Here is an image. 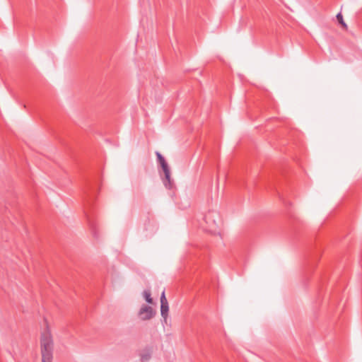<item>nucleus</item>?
Wrapping results in <instances>:
<instances>
[{"mask_svg":"<svg viewBox=\"0 0 362 362\" xmlns=\"http://www.w3.org/2000/svg\"><path fill=\"white\" fill-rule=\"evenodd\" d=\"M219 219L218 214L214 211H208L204 217L206 224L208 226L206 230L213 231L216 229Z\"/></svg>","mask_w":362,"mask_h":362,"instance_id":"nucleus-2","label":"nucleus"},{"mask_svg":"<svg viewBox=\"0 0 362 362\" xmlns=\"http://www.w3.org/2000/svg\"><path fill=\"white\" fill-rule=\"evenodd\" d=\"M169 310L168 303L160 305V313L163 318H166Z\"/></svg>","mask_w":362,"mask_h":362,"instance_id":"nucleus-5","label":"nucleus"},{"mask_svg":"<svg viewBox=\"0 0 362 362\" xmlns=\"http://www.w3.org/2000/svg\"><path fill=\"white\" fill-rule=\"evenodd\" d=\"M40 349L42 362H52L53 340L50 331L47 327L41 334Z\"/></svg>","mask_w":362,"mask_h":362,"instance_id":"nucleus-1","label":"nucleus"},{"mask_svg":"<svg viewBox=\"0 0 362 362\" xmlns=\"http://www.w3.org/2000/svg\"><path fill=\"white\" fill-rule=\"evenodd\" d=\"M168 303V300L165 298V291H163L160 296V304Z\"/></svg>","mask_w":362,"mask_h":362,"instance_id":"nucleus-12","label":"nucleus"},{"mask_svg":"<svg viewBox=\"0 0 362 362\" xmlns=\"http://www.w3.org/2000/svg\"><path fill=\"white\" fill-rule=\"evenodd\" d=\"M336 18H337L338 23L341 25V28L344 30H346L348 29V26H347L346 23L344 22L341 13H337V15L336 16Z\"/></svg>","mask_w":362,"mask_h":362,"instance_id":"nucleus-6","label":"nucleus"},{"mask_svg":"<svg viewBox=\"0 0 362 362\" xmlns=\"http://www.w3.org/2000/svg\"><path fill=\"white\" fill-rule=\"evenodd\" d=\"M150 358H151V353L149 351H146L141 354V360L142 362L147 361Z\"/></svg>","mask_w":362,"mask_h":362,"instance_id":"nucleus-8","label":"nucleus"},{"mask_svg":"<svg viewBox=\"0 0 362 362\" xmlns=\"http://www.w3.org/2000/svg\"><path fill=\"white\" fill-rule=\"evenodd\" d=\"M91 228H92V230H93V235L95 237V238H98V235L96 234V232L95 231V226L91 225L90 226Z\"/></svg>","mask_w":362,"mask_h":362,"instance_id":"nucleus-13","label":"nucleus"},{"mask_svg":"<svg viewBox=\"0 0 362 362\" xmlns=\"http://www.w3.org/2000/svg\"><path fill=\"white\" fill-rule=\"evenodd\" d=\"M156 155L157 160H158V162L159 163V164H161L162 163L165 161L163 156L159 152H158V151L156 152Z\"/></svg>","mask_w":362,"mask_h":362,"instance_id":"nucleus-11","label":"nucleus"},{"mask_svg":"<svg viewBox=\"0 0 362 362\" xmlns=\"http://www.w3.org/2000/svg\"><path fill=\"white\" fill-rule=\"evenodd\" d=\"M163 184L165 187L168 189H172L173 184V181L170 178V172H168V174H165V177L163 179Z\"/></svg>","mask_w":362,"mask_h":362,"instance_id":"nucleus-4","label":"nucleus"},{"mask_svg":"<svg viewBox=\"0 0 362 362\" xmlns=\"http://www.w3.org/2000/svg\"><path fill=\"white\" fill-rule=\"evenodd\" d=\"M163 172H164V174H168V172H170V168L168 165V163H166V161H164L163 163H162L161 164H160Z\"/></svg>","mask_w":362,"mask_h":362,"instance_id":"nucleus-9","label":"nucleus"},{"mask_svg":"<svg viewBox=\"0 0 362 362\" xmlns=\"http://www.w3.org/2000/svg\"><path fill=\"white\" fill-rule=\"evenodd\" d=\"M163 172H164V174H168V172H170V168L168 165V163H166V161H164L163 163H162L161 164H160Z\"/></svg>","mask_w":362,"mask_h":362,"instance_id":"nucleus-10","label":"nucleus"},{"mask_svg":"<svg viewBox=\"0 0 362 362\" xmlns=\"http://www.w3.org/2000/svg\"><path fill=\"white\" fill-rule=\"evenodd\" d=\"M144 297L145 298V300L148 303H153V298H151V293L150 290H145L143 293Z\"/></svg>","mask_w":362,"mask_h":362,"instance_id":"nucleus-7","label":"nucleus"},{"mask_svg":"<svg viewBox=\"0 0 362 362\" xmlns=\"http://www.w3.org/2000/svg\"><path fill=\"white\" fill-rule=\"evenodd\" d=\"M138 315L141 320H148L155 316L156 311L151 306L144 305L140 308Z\"/></svg>","mask_w":362,"mask_h":362,"instance_id":"nucleus-3","label":"nucleus"}]
</instances>
